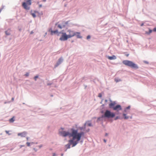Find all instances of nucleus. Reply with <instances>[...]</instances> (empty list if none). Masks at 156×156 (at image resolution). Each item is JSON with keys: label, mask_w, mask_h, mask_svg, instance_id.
<instances>
[{"label": "nucleus", "mask_w": 156, "mask_h": 156, "mask_svg": "<svg viewBox=\"0 0 156 156\" xmlns=\"http://www.w3.org/2000/svg\"><path fill=\"white\" fill-rule=\"evenodd\" d=\"M26 144H27V145L28 146H30V143H29V142H27Z\"/></svg>", "instance_id": "24"}, {"label": "nucleus", "mask_w": 156, "mask_h": 156, "mask_svg": "<svg viewBox=\"0 0 156 156\" xmlns=\"http://www.w3.org/2000/svg\"><path fill=\"white\" fill-rule=\"evenodd\" d=\"M53 156H55V153H54L53 155Z\"/></svg>", "instance_id": "32"}, {"label": "nucleus", "mask_w": 156, "mask_h": 156, "mask_svg": "<svg viewBox=\"0 0 156 156\" xmlns=\"http://www.w3.org/2000/svg\"><path fill=\"white\" fill-rule=\"evenodd\" d=\"M31 0H25V2L22 3V6L25 9L29 10L30 9V6L31 4Z\"/></svg>", "instance_id": "3"}, {"label": "nucleus", "mask_w": 156, "mask_h": 156, "mask_svg": "<svg viewBox=\"0 0 156 156\" xmlns=\"http://www.w3.org/2000/svg\"><path fill=\"white\" fill-rule=\"evenodd\" d=\"M69 143H70L69 142ZM70 144H71L70 143H69V144H68L66 145L65 146L67 149H69L70 148Z\"/></svg>", "instance_id": "18"}, {"label": "nucleus", "mask_w": 156, "mask_h": 156, "mask_svg": "<svg viewBox=\"0 0 156 156\" xmlns=\"http://www.w3.org/2000/svg\"><path fill=\"white\" fill-rule=\"evenodd\" d=\"M104 141L105 142H106V140H104Z\"/></svg>", "instance_id": "36"}, {"label": "nucleus", "mask_w": 156, "mask_h": 156, "mask_svg": "<svg viewBox=\"0 0 156 156\" xmlns=\"http://www.w3.org/2000/svg\"><path fill=\"white\" fill-rule=\"evenodd\" d=\"M42 1H43V2H46V0H43Z\"/></svg>", "instance_id": "33"}, {"label": "nucleus", "mask_w": 156, "mask_h": 156, "mask_svg": "<svg viewBox=\"0 0 156 156\" xmlns=\"http://www.w3.org/2000/svg\"><path fill=\"white\" fill-rule=\"evenodd\" d=\"M25 75L26 76H29V73H26V74H25Z\"/></svg>", "instance_id": "29"}, {"label": "nucleus", "mask_w": 156, "mask_h": 156, "mask_svg": "<svg viewBox=\"0 0 156 156\" xmlns=\"http://www.w3.org/2000/svg\"><path fill=\"white\" fill-rule=\"evenodd\" d=\"M115 105V103H111L109 104V107L110 108H113V107Z\"/></svg>", "instance_id": "15"}, {"label": "nucleus", "mask_w": 156, "mask_h": 156, "mask_svg": "<svg viewBox=\"0 0 156 156\" xmlns=\"http://www.w3.org/2000/svg\"><path fill=\"white\" fill-rule=\"evenodd\" d=\"M62 61V59L61 58H60L59 59V60L58 61V62L57 63V65L56 66H58V65L59 64H60Z\"/></svg>", "instance_id": "13"}, {"label": "nucleus", "mask_w": 156, "mask_h": 156, "mask_svg": "<svg viewBox=\"0 0 156 156\" xmlns=\"http://www.w3.org/2000/svg\"><path fill=\"white\" fill-rule=\"evenodd\" d=\"M115 80L116 82H119L121 81V80L119 78H115Z\"/></svg>", "instance_id": "16"}, {"label": "nucleus", "mask_w": 156, "mask_h": 156, "mask_svg": "<svg viewBox=\"0 0 156 156\" xmlns=\"http://www.w3.org/2000/svg\"><path fill=\"white\" fill-rule=\"evenodd\" d=\"M87 125L88 126H92L91 123L89 122H88V123H87Z\"/></svg>", "instance_id": "22"}, {"label": "nucleus", "mask_w": 156, "mask_h": 156, "mask_svg": "<svg viewBox=\"0 0 156 156\" xmlns=\"http://www.w3.org/2000/svg\"><path fill=\"white\" fill-rule=\"evenodd\" d=\"M49 31L51 32V34L53 35L54 34H58V35H59V32H58V30H52L51 29H50L49 30Z\"/></svg>", "instance_id": "10"}, {"label": "nucleus", "mask_w": 156, "mask_h": 156, "mask_svg": "<svg viewBox=\"0 0 156 156\" xmlns=\"http://www.w3.org/2000/svg\"><path fill=\"white\" fill-rule=\"evenodd\" d=\"M98 97L101 98L102 97V94L101 93H99L98 94Z\"/></svg>", "instance_id": "25"}, {"label": "nucleus", "mask_w": 156, "mask_h": 156, "mask_svg": "<svg viewBox=\"0 0 156 156\" xmlns=\"http://www.w3.org/2000/svg\"><path fill=\"white\" fill-rule=\"evenodd\" d=\"M75 36H76L77 38H81L82 37L80 35V33L78 32H75Z\"/></svg>", "instance_id": "11"}, {"label": "nucleus", "mask_w": 156, "mask_h": 156, "mask_svg": "<svg viewBox=\"0 0 156 156\" xmlns=\"http://www.w3.org/2000/svg\"><path fill=\"white\" fill-rule=\"evenodd\" d=\"M119 118V117L117 116V117H116L115 118V120H116V119H118Z\"/></svg>", "instance_id": "30"}, {"label": "nucleus", "mask_w": 156, "mask_h": 156, "mask_svg": "<svg viewBox=\"0 0 156 156\" xmlns=\"http://www.w3.org/2000/svg\"><path fill=\"white\" fill-rule=\"evenodd\" d=\"M27 140H28V137H27Z\"/></svg>", "instance_id": "37"}, {"label": "nucleus", "mask_w": 156, "mask_h": 156, "mask_svg": "<svg viewBox=\"0 0 156 156\" xmlns=\"http://www.w3.org/2000/svg\"><path fill=\"white\" fill-rule=\"evenodd\" d=\"M36 11H34L33 12H32L31 11V15H32V16L34 17H36Z\"/></svg>", "instance_id": "14"}, {"label": "nucleus", "mask_w": 156, "mask_h": 156, "mask_svg": "<svg viewBox=\"0 0 156 156\" xmlns=\"http://www.w3.org/2000/svg\"><path fill=\"white\" fill-rule=\"evenodd\" d=\"M5 33H6V34L7 35H9L10 34V33L9 32V31H5Z\"/></svg>", "instance_id": "21"}, {"label": "nucleus", "mask_w": 156, "mask_h": 156, "mask_svg": "<svg viewBox=\"0 0 156 156\" xmlns=\"http://www.w3.org/2000/svg\"><path fill=\"white\" fill-rule=\"evenodd\" d=\"M61 129H62V130H63L64 129L62 128Z\"/></svg>", "instance_id": "39"}, {"label": "nucleus", "mask_w": 156, "mask_h": 156, "mask_svg": "<svg viewBox=\"0 0 156 156\" xmlns=\"http://www.w3.org/2000/svg\"><path fill=\"white\" fill-rule=\"evenodd\" d=\"M113 109L114 110L119 111L122 109L121 106L119 105H117L115 107H114Z\"/></svg>", "instance_id": "8"}, {"label": "nucleus", "mask_w": 156, "mask_h": 156, "mask_svg": "<svg viewBox=\"0 0 156 156\" xmlns=\"http://www.w3.org/2000/svg\"><path fill=\"white\" fill-rule=\"evenodd\" d=\"M153 30L154 31L156 32V27L154 28V29Z\"/></svg>", "instance_id": "27"}, {"label": "nucleus", "mask_w": 156, "mask_h": 156, "mask_svg": "<svg viewBox=\"0 0 156 156\" xmlns=\"http://www.w3.org/2000/svg\"><path fill=\"white\" fill-rule=\"evenodd\" d=\"M14 121V117H13L12 118L10 119L9 120V121L10 122H13Z\"/></svg>", "instance_id": "19"}, {"label": "nucleus", "mask_w": 156, "mask_h": 156, "mask_svg": "<svg viewBox=\"0 0 156 156\" xmlns=\"http://www.w3.org/2000/svg\"><path fill=\"white\" fill-rule=\"evenodd\" d=\"M107 133H106V134H105V136H107Z\"/></svg>", "instance_id": "40"}, {"label": "nucleus", "mask_w": 156, "mask_h": 156, "mask_svg": "<svg viewBox=\"0 0 156 156\" xmlns=\"http://www.w3.org/2000/svg\"><path fill=\"white\" fill-rule=\"evenodd\" d=\"M130 108V106H129L128 107H126V109H129Z\"/></svg>", "instance_id": "28"}, {"label": "nucleus", "mask_w": 156, "mask_h": 156, "mask_svg": "<svg viewBox=\"0 0 156 156\" xmlns=\"http://www.w3.org/2000/svg\"><path fill=\"white\" fill-rule=\"evenodd\" d=\"M68 23V22H64L62 23V24H59L58 25V27L60 29H62V27H64Z\"/></svg>", "instance_id": "7"}, {"label": "nucleus", "mask_w": 156, "mask_h": 156, "mask_svg": "<svg viewBox=\"0 0 156 156\" xmlns=\"http://www.w3.org/2000/svg\"><path fill=\"white\" fill-rule=\"evenodd\" d=\"M108 58L109 60L115 59L116 58L115 55H113L112 56H108Z\"/></svg>", "instance_id": "12"}, {"label": "nucleus", "mask_w": 156, "mask_h": 156, "mask_svg": "<svg viewBox=\"0 0 156 156\" xmlns=\"http://www.w3.org/2000/svg\"><path fill=\"white\" fill-rule=\"evenodd\" d=\"M122 63L125 65L129 66L132 68L135 69L138 68L137 65L132 61L127 60H124L123 61Z\"/></svg>", "instance_id": "2"}, {"label": "nucleus", "mask_w": 156, "mask_h": 156, "mask_svg": "<svg viewBox=\"0 0 156 156\" xmlns=\"http://www.w3.org/2000/svg\"><path fill=\"white\" fill-rule=\"evenodd\" d=\"M68 32L69 33V34L68 35V37L69 38H70L75 36V32H74L73 31L69 30H68Z\"/></svg>", "instance_id": "6"}, {"label": "nucleus", "mask_w": 156, "mask_h": 156, "mask_svg": "<svg viewBox=\"0 0 156 156\" xmlns=\"http://www.w3.org/2000/svg\"><path fill=\"white\" fill-rule=\"evenodd\" d=\"M123 115L124 116V119H127L129 118V117L128 116H126V114H123Z\"/></svg>", "instance_id": "20"}, {"label": "nucleus", "mask_w": 156, "mask_h": 156, "mask_svg": "<svg viewBox=\"0 0 156 156\" xmlns=\"http://www.w3.org/2000/svg\"><path fill=\"white\" fill-rule=\"evenodd\" d=\"M27 134L26 132H23L18 133L17 135L19 136H21L22 137H25Z\"/></svg>", "instance_id": "9"}, {"label": "nucleus", "mask_w": 156, "mask_h": 156, "mask_svg": "<svg viewBox=\"0 0 156 156\" xmlns=\"http://www.w3.org/2000/svg\"><path fill=\"white\" fill-rule=\"evenodd\" d=\"M152 32V30L150 29H149V32H147L146 31L145 34H150Z\"/></svg>", "instance_id": "17"}, {"label": "nucleus", "mask_w": 156, "mask_h": 156, "mask_svg": "<svg viewBox=\"0 0 156 156\" xmlns=\"http://www.w3.org/2000/svg\"><path fill=\"white\" fill-rule=\"evenodd\" d=\"M115 116V114L110 111L107 110L104 114V117L108 118H112Z\"/></svg>", "instance_id": "4"}, {"label": "nucleus", "mask_w": 156, "mask_h": 156, "mask_svg": "<svg viewBox=\"0 0 156 156\" xmlns=\"http://www.w3.org/2000/svg\"><path fill=\"white\" fill-rule=\"evenodd\" d=\"M6 133H8V132L7 131H6Z\"/></svg>", "instance_id": "35"}, {"label": "nucleus", "mask_w": 156, "mask_h": 156, "mask_svg": "<svg viewBox=\"0 0 156 156\" xmlns=\"http://www.w3.org/2000/svg\"><path fill=\"white\" fill-rule=\"evenodd\" d=\"M14 98H12V101H13V100H14Z\"/></svg>", "instance_id": "34"}, {"label": "nucleus", "mask_w": 156, "mask_h": 156, "mask_svg": "<svg viewBox=\"0 0 156 156\" xmlns=\"http://www.w3.org/2000/svg\"><path fill=\"white\" fill-rule=\"evenodd\" d=\"M42 5H39V8H41L42 7Z\"/></svg>", "instance_id": "31"}, {"label": "nucleus", "mask_w": 156, "mask_h": 156, "mask_svg": "<svg viewBox=\"0 0 156 156\" xmlns=\"http://www.w3.org/2000/svg\"><path fill=\"white\" fill-rule=\"evenodd\" d=\"M90 35H88L87 37V39H90Z\"/></svg>", "instance_id": "26"}, {"label": "nucleus", "mask_w": 156, "mask_h": 156, "mask_svg": "<svg viewBox=\"0 0 156 156\" xmlns=\"http://www.w3.org/2000/svg\"><path fill=\"white\" fill-rule=\"evenodd\" d=\"M143 23H142V24H141V26H143Z\"/></svg>", "instance_id": "38"}, {"label": "nucleus", "mask_w": 156, "mask_h": 156, "mask_svg": "<svg viewBox=\"0 0 156 156\" xmlns=\"http://www.w3.org/2000/svg\"><path fill=\"white\" fill-rule=\"evenodd\" d=\"M72 131L71 133H69L68 132L62 131L60 130H59V134L62 136H69V137H73V139L69 140V142L71 144H72V147L75 146L81 139V138L82 136L84 135V133L81 132L80 133H77V130H75L73 129H71Z\"/></svg>", "instance_id": "1"}, {"label": "nucleus", "mask_w": 156, "mask_h": 156, "mask_svg": "<svg viewBox=\"0 0 156 156\" xmlns=\"http://www.w3.org/2000/svg\"><path fill=\"white\" fill-rule=\"evenodd\" d=\"M38 76H35L34 77V79L36 81V80H37V78H38Z\"/></svg>", "instance_id": "23"}, {"label": "nucleus", "mask_w": 156, "mask_h": 156, "mask_svg": "<svg viewBox=\"0 0 156 156\" xmlns=\"http://www.w3.org/2000/svg\"><path fill=\"white\" fill-rule=\"evenodd\" d=\"M59 33L62 34V36L59 38V40L60 41H65L67 40L68 38H69L68 37V35H67L66 33L60 32Z\"/></svg>", "instance_id": "5"}]
</instances>
